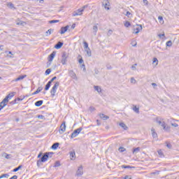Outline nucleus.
Instances as JSON below:
<instances>
[{
  "instance_id": "1",
  "label": "nucleus",
  "mask_w": 179,
  "mask_h": 179,
  "mask_svg": "<svg viewBox=\"0 0 179 179\" xmlns=\"http://www.w3.org/2000/svg\"><path fill=\"white\" fill-rule=\"evenodd\" d=\"M50 155H51V152H45L43 157L41 158V160L37 161V166H40L41 163H45L47 160H48V158L50 157Z\"/></svg>"
},
{
  "instance_id": "2",
  "label": "nucleus",
  "mask_w": 179,
  "mask_h": 179,
  "mask_svg": "<svg viewBox=\"0 0 179 179\" xmlns=\"http://www.w3.org/2000/svg\"><path fill=\"white\" fill-rule=\"evenodd\" d=\"M58 87H59V82H56L50 90V94L52 97L55 96L57 90H58Z\"/></svg>"
},
{
  "instance_id": "3",
  "label": "nucleus",
  "mask_w": 179,
  "mask_h": 179,
  "mask_svg": "<svg viewBox=\"0 0 179 179\" xmlns=\"http://www.w3.org/2000/svg\"><path fill=\"white\" fill-rule=\"evenodd\" d=\"M15 94H16V92H10V93L3 99V101L8 105V103H9V100H12V98L15 97Z\"/></svg>"
},
{
  "instance_id": "4",
  "label": "nucleus",
  "mask_w": 179,
  "mask_h": 179,
  "mask_svg": "<svg viewBox=\"0 0 179 179\" xmlns=\"http://www.w3.org/2000/svg\"><path fill=\"white\" fill-rule=\"evenodd\" d=\"M83 130V128L82 127H80L74 130L73 132L71 134V138H76V136H78V135H79V134L82 132Z\"/></svg>"
},
{
  "instance_id": "5",
  "label": "nucleus",
  "mask_w": 179,
  "mask_h": 179,
  "mask_svg": "<svg viewBox=\"0 0 179 179\" xmlns=\"http://www.w3.org/2000/svg\"><path fill=\"white\" fill-rule=\"evenodd\" d=\"M66 131V122H63L59 127V134H64Z\"/></svg>"
},
{
  "instance_id": "6",
  "label": "nucleus",
  "mask_w": 179,
  "mask_h": 179,
  "mask_svg": "<svg viewBox=\"0 0 179 179\" xmlns=\"http://www.w3.org/2000/svg\"><path fill=\"white\" fill-rule=\"evenodd\" d=\"M55 55H57V52L53 51L50 54V55L48 57L49 62H52V61L54 60V58H55Z\"/></svg>"
},
{
  "instance_id": "7",
  "label": "nucleus",
  "mask_w": 179,
  "mask_h": 179,
  "mask_svg": "<svg viewBox=\"0 0 179 179\" xmlns=\"http://www.w3.org/2000/svg\"><path fill=\"white\" fill-rule=\"evenodd\" d=\"M141 30H142V25L135 26L134 29V34H138V33H139V31H141Z\"/></svg>"
},
{
  "instance_id": "8",
  "label": "nucleus",
  "mask_w": 179,
  "mask_h": 179,
  "mask_svg": "<svg viewBox=\"0 0 179 179\" xmlns=\"http://www.w3.org/2000/svg\"><path fill=\"white\" fill-rule=\"evenodd\" d=\"M68 29H69V25H67L64 27H62L60 31V34H65V33L68 31Z\"/></svg>"
},
{
  "instance_id": "9",
  "label": "nucleus",
  "mask_w": 179,
  "mask_h": 179,
  "mask_svg": "<svg viewBox=\"0 0 179 179\" xmlns=\"http://www.w3.org/2000/svg\"><path fill=\"white\" fill-rule=\"evenodd\" d=\"M62 57V59L61 60V62H62V65H66V59H67L68 57H66V54H63Z\"/></svg>"
},
{
  "instance_id": "10",
  "label": "nucleus",
  "mask_w": 179,
  "mask_h": 179,
  "mask_svg": "<svg viewBox=\"0 0 179 179\" xmlns=\"http://www.w3.org/2000/svg\"><path fill=\"white\" fill-rule=\"evenodd\" d=\"M103 6L105 9L108 10L110 9V1L108 0H103Z\"/></svg>"
},
{
  "instance_id": "11",
  "label": "nucleus",
  "mask_w": 179,
  "mask_h": 179,
  "mask_svg": "<svg viewBox=\"0 0 179 179\" xmlns=\"http://www.w3.org/2000/svg\"><path fill=\"white\" fill-rule=\"evenodd\" d=\"M83 174V167L80 166L77 171V176H82Z\"/></svg>"
},
{
  "instance_id": "12",
  "label": "nucleus",
  "mask_w": 179,
  "mask_h": 179,
  "mask_svg": "<svg viewBox=\"0 0 179 179\" xmlns=\"http://www.w3.org/2000/svg\"><path fill=\"white\" fill-rule=\"evenodd\" d=\"M82 12H83V9H78L76 13L73 14V16H80V15H82Z\"/></svg>"
},
{
  "instance_id": "13",
  "label": "nucleus",
  "mask_w": 179,
  "mask_h": 179,
  "mask_svg": "<svg viewBox=\"0 0 179 179\" xmlns=\"http://www.w3.org/2000/svg\"><path fill=\"white\" fill-rule=\"evenodd\" d=\"M62 45H64V43L62 42H58L57 44H56L55 45V48H56V50H59V48H61L62 47Z\"/></svg>"
},
{
  "instance_id": "14",
  "label": "nucleus",
  "mask_w": 179,
  "mask_h": 179,
  "mask_svg": "<svg viewBox=\"0 0 179 179\" xmlns=\"http://www.w3.org/2000/svg\"><path fill=\"white\" fill-rule=\"evenodd\" d=\"M6 106H8V105L3 101L0 102V111L1 110H3V108H5V107H6Z\"/></svg>"
},
{
  "instance_id": "15",
  "label": "nucleus",
  "mask_w": 179,
  "mask_h": 179,
  "mask_svg": "<svg viewBox=\"0 0 179 179\" xmlns=\"http://www.w3.org/2000/svg\"><path fill=\"white\" fill-rule=\"evenodd\" d=\"M99 117H100V118H101V120H108V118H110L108 116L104 115L103 113H100V114H99Z\"/></svg>"
},
{
  "instance_id": "16",
  "label": "nucleus",
  "mask_w": 179,
  "mask_h": 179,
  "mask_svg": "<svg viewBox=\"0 0 179 179\" xmlns=\"http://www.w3.org/2000/svg\"><path fill=\"white\" fill-rule=\"evenodd\" d=\"M70 157L71 160H75L76 157V154L75 153V151L70 152Z\"/></svg>"
},
{
  "instance_id": "17",
  "label": "nucleus",
  "mask_w": 179,
  "mask_h": 179,
  "mask_svg": "<svg viewBox=\"0 0 179 179\" xmlns=\"http://www.w3.org/2000/svg\"><path fill=\"white\" fill-rule=\"evenodd\" d=\"M41 90H43V87H38V89L36 90V92L32 93V96H34V94H38V93H40V92H41Z\"/></svg>"
},
{
  "instance_id": "18",
  "label": "nucleus",
  "mask_w": 179,
  "mask_h": 179,
  "mask_svg": "<svg viewBox=\"0 0 179 179\" xmlns=\"http://www.w3.org/2000/svg\"><path fill=\"white\" fill-rule=\"evenodd\" d=\"M59 146V143H55L52 145V149H53V150H55L58 149Z\"/></svg>"
},
{
  "instance_id": "19",
  "label": "nucleus",
  "mask_w": 179,
  "mask_h": 179,
  "mask_svg": "<svg viewBox=\"0 0 179 179\" xmlns=\"http://www.w3.org/2000/svg\"><path fill=\"white\" fill-rule=\"evenodd\" d=\"M157 122H158V124L159 125L160 124L162 125V127L164 128V129H166V123L164 122H162V121L159 120V121H157Z\"/></svg>"
},
{
  "instance_id": "20",
  "label": "nucleus",
  "mask_w": 179,
  "mask_h": 179,
  "mask_svg": "<svg viewBox=\"0 0 179 179\" xmlns=\"http://www.w3.org/2000/svg\"><path fill=\"white\" fill-rule=\"evenodd\" d=\"M157 153H158L159 157H164V153L163 152L162 150H159L157 151Z\"/></svg>"
},
{
  "instance_id": "21",
  "label": "nucleus",
  "mask_w": 179,
  "mask_h": 179,
  "mask_svg": "<svg viewBox=\"0 0 179 179\" xmlns=\"http://www.w3.org/2000/svg\"><path fill=\"white\" fill-rule=\"evenodd\" d=\"M36 107H40L43 106V101H38L35 103Z\"/></svg>"
},
{
  "instance_id": "22",
  "label": "nucleus",
  "mask_w": 179,
  "mask_h": 179,
  "mask_svg": "<svg viewBox=\"0 0 179 179\" xmlns=\"http://www.w3.org/2000/svg\"><path fill=\"white\" fill-rule=\"evenodd\" d=\"M50 87H51V83H50V81H48V83L46 84L45 87V90H49Z\"/></svg>"
},
{
  "instance_id": "23",
  "label": "nucleus",
  "mask_w": 179,
  "mask_h": 179,
  "mask_svg": "<svg viewBox=\"0 0 179 179\" xmlns=\"http://www.w3.org/2000/svg\"><path fill=\"white\" fill-rule=\"evenodd\" d=\"M158 20L161 24H164V20H163V17L159 16Z\"/></svg>"
},
{
  "instance_id": "24",
  "label": "nucleus",
  "mask_w": 179,
  "mask_h": 179,
  "mask_svg": "<svg viewBox=\"0 0 179 179\" xmlns=\"http://www.w3.org/2000/svg\"><path fill=\"white\" fill-rule=\"evenodd\" d=\"M26 76H20L18 78H17L15 79V82H19V80H23V78L25 77Z\"/></svg>"
},
{
  "instance_id": "25",
  "label": "nucleus",
  "mask_w": 179,
  "mask_h": 179,
  "mask_svg": "<svg viewBox=\"0 0 179 179\" xmlns=\"http://www.w3.org/2000/svg\"><path fill=\"white\" fill-rule=\"evenodd\" d=\"M152 135L154 138H157V133H156V131H155V129H152Z\"/></svg>"
},
{
  "instance_id": "26",
  "label": "nucleus",
  "mask_w": 179,
  "mask_h": 179,
  "mask_svg": "<svg viewBox=\"0 0 179 179\" xmlns=\"http://www.w3.org/2000/svg\"><path fill=\"white\" fill-rule=\"evenodd\" d=\"M22 167H23L22 165H20L18 167L14 169L13 170V173H16V171H19V170H20V169H22Z\"/></svg>"
},
{
  "instance_id": "27",
  "label": "nucleus",
  "mask_w": 179,
  "mask_h": 179,
  "mask_svg": "<svg viewBox=\"0 0 179 179\" xmlns=\"http://www.w3.org/2000/svg\"><path fill=\"white\" fill-rule=\"evenodd\" d=\"M122 169H135L134 166H127V165H122Z\"/></svg>"
},
{
  "instance_id": "28",
  "label": "nucleus",
  "mask_w": 179,
  "mask_h": 179,
  "mask_svg": "<svg viewBox=\"0 0 179 179\" xmlns=\"http://www.w3.org/2000/svg\"><path fill=\"white\" fill-rule=\"evenodd\" d=\"M83 45L85 50H90V48H89V44H87V42H83Z\"/></svg>"
},
{
  "instance_id": "29",
  "label": "nucleus",
  "mask_w": 179,
  "mask_h": 179,
  "mask_svg": "<svg viewBox=\"0 0 179 179\" xmlns=\"http://www.w3.org/2000/svg\"><path fill=\"white\" fill-rule=\"evenodd\" d=\"M94 89L96 90V92H98V93H101V88L100 87L94 86Z\"/></svg>"
},
{
  "instance_id": "30",
  "label": "nucleus",
  "mask_w": 179,
  "mask_h": 179,
  "mask_svg": "<svg viewBox=\"0 0 179 179\" xmlns=\"http://www.w3.org/2000/svg\"><path fill=\"white\" fill-rule=\"evenodd\" d=\"M8 177H9V175L8 173H4V174L0 176V179L8 178Z\"/></svg>"
},
{
  "instance_id": "31",
  "label": "nucleus",
  "mask_w": 179,
  "mask_h": 179,
  "mask_svg": "<svg viewBox=\"0 0 179 179\" xmlns=\"http://www.w3.org/2000/svg\"><path fill=\"white\" fill-rule=\"evenodd\" d=\"M78 58H80L79 59H78V62H79V64H84L83 63V59L82 58V56L80 55H78Z\"/></svg>"
},
{
  "instance_id": "32",
  "label": "nucleus",
  "mask_w": 179,
  "mask_h": 179,
  "mask_svg": "<svg viewBox=\"0 0 179 179\" xmlns=\"http://www.w3.org/2000/svg\"><path fill=\"white\" fill-rule=\"evenodd\" d=\"M166 47H171V45H173V43L171 42V41H169L166 43Z\"/></svg>"
},
{
  "instance_id": "33",
  "label": "nucleus",
  "mask_w": 179,
  "mask_h": 179,
  "mask_svg": "<svg viewBox=\"0 0 179 179\" xmlns=\"http://www.w3.org/2000/svg\"><path fill=\"white\" fill-rule=\"evenodd\" d=\"M152 64H155V65H158L159 60H157V58L155 57L152 60Z\"/></svg>"
},
{
  "instance_id": "34",
  "label": "nucleus",
  "mask_w": 179,
  "mask_h": 179,
  "mask_svg": "<svg viewBox=\"0 0 179 179\" xmlns=\"http://www.w3.org/2000/svg\"><path fill=\"white\" fill-rule=\"evenodd\" d=\"M120 127H122V128H124V129H128V127H127V125L124 123H120Z\"/></svg>"
},
{
  "instance_id": "35",
  "label": "nucleus",
  "mask_w": 179,
  "mask_h": 179,
  "mask_svg": "<svg viewBox=\"0 0 179 179\" xmlns=\"http://www.w3.org/2000/svg\"><path fill=\"white\" fill-rule=\"evenodd\" d=\"M141 150V148L138 147L136 148L133 149V153H138Z\"/></svg>"
},
{
  "instance_id": "36",
  "label": "nucleus",
  "mask_w": 179,
  "mask_h": 179,
  "mask_svg": "<svg viewBox=\"0 0 179 179\" xmlns=\"http://www.w3.org/2000/svg\"><path fill=\"white\" fill-rule=\"evenodd\" d=\"M133 110L135 111V113H139V108L136 107V106H133Z\"/></svg>"
},
{
  "instance_id": "37",
  "label": "nucleus",
  "mask_w": 179,
  "mask_h": 179,
  "mask_svg": "<svg viewBox=\"0 0 179 179\" xmlns=\"http://www.w3.org/2000/svg\"><path fill=\"white\" fill-rule=\"evenodd\" d=\"M124 26H125V27H129V26H131V23L128 21H126L124 22Z\"/></svg>"
},
{
  "instance_id": "38",
  "label": "nucleus",
  "mask_w": 179,
  "mask_h": 179,
  "mask_svg": "<svg viewBox=\"0 0 179 179\" xmlns=\"http://www.w3.org/2000/svg\"><path fill=\"white\" fill-rule=\"evenodd\" d=\"M125 150H127V149H125V148L124 147L119 148V152H125Z\"/></svg>"
},
{
  "instance_id": "39",
  "label": "nucleus",
  "mask_w": 179,
  "mask_h": 179,
  "mask_svg": "<svg viewBox=\"0 0 179 179\" xmlns=\"http://www.w3.org/2000/svg\"><path fill=\"white\" fill-rule=\"evenodd\" d=\"M45 75H50V73H51V69H48L46 71H45Z\"/></svg>"
},
{
  "instance_id": "40",
  "label": "nucleus",
  "mask_w": 179,
  "mask_h": 179,
  "mask_svg": "<svg viewBox=\"0 0 179 179\" xmlns=\"http://www.w3.org/2000/svg\"><path fill=\"white\" fill-rule=\"evenodd\" d=\"M59 22V20H51L50 21V23H58Z\"/></svg>"
},
{
  "instance_id": "41",
  "label": "nucleus",
  "mask_w": 179,
  "mask_h": 179,
  "mask_svg": "<svg viewBox=\"0 0 179 179\" xmlns=\"http://www.w3.org/2000/svg\"><path fill=\"white\" fill-rule=\"evenodd\" d=\"M55 79H57V77L55 76L49 81V83H52L55 80Z\"/></svg>"
},
{
  "instance_id": "42",
  "label": "nucleus",
  "mask_w": 179,
  "mask_h": 179,
  "mask_svg": "<svg viewBox=\"0 0 179 179\" xmlns=\"http://www.w3.org/2000/svg\"><path fill=\"white\" fill-rule=\"evenodd\" d=\"M143 2L144 5H146V6L149 5V1H148V0H143Z\"/></svg>"
},
{
  "instance_id": "43",
  "label": "nucleus",
  "mask_w": 179,
  "mask_h": 179,
  "mask_svg": "<svg viewBox=\"0 0 179 179\" xmlns=\"http://www.w3.org/2000/svg\"><path fill=\"white\" fill-rule=\"evenodd\" d=\"M126 16H127L128 17H129V16H132V14L131 13V12L127 11L126 13Z\"/></svg>"
},
{
  "instance_id": "44",
  "label": "nucleus",
  "mask_w": 179,
  "mask_h": 179,
  "mask_svg": "<svg viewBox=\"0 0 179 179\" xmlns=\"http://www.w3.org/2000/svg\"><path fill=\"white\" fill-rule=\"evenodd\" d=\"M17 24L18 26H19V25H23V24H26V22L22 21V22H20L17 23Z\"/></svg>"
},
{
  "instance_id": "45",
  "label": "nucleus",
  "mask_w": 179,
  "mask_h": 179,
  "mask_svg": "<svg viewBox=\"0 0 179 179\" xmlns=\"http://www.w3.org/2000/svg\"><path fill=\"white\" fill-rule=\"evenodd\" d=\"M81 68H83V71H86V66L85 65V63H83Z\"/></svg>"
},
{
  "instance_id": "46",
  "label": "nucleus",
  "mask_w": 179,
  "mask_h": 179,
  "mask_svg": "<svg viewBox=\"0 0 179 179\" xmlns=\"http://www.w3.org/2000/svg\"><path fill=\"white\" fill-rule=\"evenodd\" d=\"M38 118H39V120H44V115H38Z\"/></svg>"
},
{
  "instance_id": "47",
  "label": "nucleus",
  "mask_w": 179,
  "mask_h": 179,
  "mask_svg": "<svg viewBox=\"0 0 179 179\" xmlns=\"http://www.w3.org/2000/svg\"><path fill=\"white\" fill-rule=\"evenodd\" d=\"M131 45H132L133 47H136V41H132V42H131Z\"/></svg>"
},
{
  "instance_id": "48",
  "label": "nucleus",
  "mask_w": 179,
  "mask_h": 179,
  "mask_svg": "<svg viewBox=\"0 0 179 179\" xmlns=\"http://www.w3.org/2000/svg\"><path fill=\"white\" fill-rule=\"evenodd\" d=\"M131 83H136V80H135V78H131Z\"/></svg>"
},
{
  "instance_id": "49",
  "label": "nucleus",
  "mask_w": 179,
  "mask_h": 179,
  "mask_svg": "<svg viewBox=\"0 0 179 179\" xmlns=\"http://www.w3.org/2000/svg\"><path fill=\"white\" fill-rule=\"evenodd\" d=\"M122 179H132V178L129 176H126Z\"/></svg>"
},
{
  "instance_id": "50",
  "label": "nucleus",
  "mask_w": 179,
  "mask_h": 179,
  "mask_svg": "<svg viewBox=\"0 0 179 179\" xmlns=\"http://www.w3.org/2000/svg\"><path fill=\"white\" fill-rule=\"evenodd\" d=\"M8 6H10V8H14L13 3H8Z\"/></svg>"
},
{
  "instance_id": "51",
  "label": "nucleus",
  "mask_w": 179,
  "mask_h": 179,
  "mask_svg": "<svg viewBox=\"0 0 179 179\" xmlns=\"http://www.w3.org/2000/svg\"><path fill=\"white\" fill-rule=\"evenodd\" d=\"M52 32V29H48V31H46L47 34H51Z\"/></svg>"
},
{
  "instance_id": "52",
  "label": "nucleus",
  "mask_w": 179,
  "mask_h": 179,
  "mask_svg": "<svg viewBox=\"0 0 179 179\" xmlns=\"http://www.w3.org/2000/svg\"><path fill=\"white\" fill-rule=\"evenodd\" d=\"M6 159H10V155L9 154H6Z\"/></svg>"
},
{
  "instance_id": "53",
  "label": "nucleus",
  "mask_w": 179,
  "mask_h": 179,
  "mask_svg": "<svg viewBox=\"0 0 179 179\" xmlns=\"http://www.w3.org/2000/svg\"><path fill=\"white\" fill-rule=\"evenodd\" d=\"M166 146L170 149V148H171V144L170 143H166Z\"/></svg>"
},
{
  "instance_id": "54",
  "label": "nucleus",
  "mask_w": 179,
  "mask_h": 179,
  "mask_svg": "<svg viewBox=\"0 0 179 179\" xmlns=\"http://www.w3.org/2000/svg\"><path fill=\"white\" fill-rule=\"evenodd\" d=\"M10 179H17V176L15 175L13 177H11Z\"/></svg>"
},
{
  "instance_id": "55",
  "label": "nucleus",
  "mask_w": 179,
  "mask_h": 179,
  "mask_svg": "<svg viewBox=\"0 0 179 179\" xmlns=\"http://www.w3.org/2000/svg\"><path fill=\"white\" fill-rule=\"evenodd\" d=\"M43 155V152H40L38 155V159H40V157H41V155Z\"/></svg>"
},
{
  "instance_id": "56",
  "label": "nucleus",
  "mask_w": 179,
  "mask_h": 179,
  "mask_svg": "<svg viewBox=\"0 0 179 179\" xmlns=\"http://www.w3.org/2000/svg\"><path fill=\"white\" fill-rule=\"evenodd\" d=\"M75 27H76V24H73L71 25V29H75Z\"/></svg>"
},
{
  "instance_id": "57",
  "label": "nucleus",
  "mask_w": 179,
  "mask_h": 179,
  "mask_svg": "<svg viewBox=\"0 0 179 179\" xmlns=\"http://www.w3.org/2000/svg\"><path fill=\"white\" fill-rule=\"evenodd\" d=\"M158 36H159V37H164V34H159Z\"/></svg>"
},
{
  "instance_id": "58",
  "label": "nucleus",
  "mask_w": 179,
  "mask_h": 179,
  "mask_svg": "<svg viewBox=\"0 0 179 179\" xmlns=\"http://www.w3.org/2000/svg\"><path fill=\"white\" fill-rule=\"evenodd\" d=\"M94 30H97V26L94 27Z\"/></svg>"
},
{
  "instance_id": "59",
  "label": "nucleus",
  "mask_w": 179,
  "mask_h": 179,
  "mask_svg": "<svg viewBox=\"0 0 179 179\" xmlns=\"http://www.w3.org/2000/svg\"><path fill=\"white\" fill-rule=\"evenodd\" d=\"M152 86H156V83H152Z\"/></svg>"
},
{
  "instance_id": "60",
  "label": "nucleus",
  "mask_w": 179,
  "mask_h": 179,
  "mask_svg": "<svg viewBox=\"0 0 179 179\" xmlns=\"http://www.w3.org/2000/svg\"><path fill=\"white\" fill-rule=\"evenodd\" d=\"M8 54H10V55H13V54H12V52H8Z\"/></svg>"
},
{
  "instance_id": "61",
  "label": "nucleus",
  "mask_w": 179,
  "mask_h": 179,
  "mask_svg": "<svg viewBox=\"0 0 179 179\" xmlns=\"http://www.w3.org/2000/svg\"><path fill=\"white\" fill-rule=\"evenodd\" d=\"M173 127H178V124H176L173 125Z\"/></svg>"
},
{
  "instance_id": "62",
  "label": "nucleus",
  "mask_w": 179,
  "mask_h": 179,
  "mask_svg": "<svg viewBox=\"0 0 179 179\" xmlns=\"http://www.w3.org/2000/svg\"><path fill=\"white\" fill-rule=\"evenodd\" d=\"M39 2H44V0H40Z\"/></svg>"
},
{
  "instance_id": "63",
  "label": "nucleus",
  "mask_w": 179,
  "mask_h": 179,
  "mask_svg": "<svg viewBox=\"0 0 179 179\" xmlns=\"http://www.w3.org/2000/svg\"><path fill=\"white\" fill-rule=\"evenodd\" d=\"M1 47H3V45H0V48H1Z\"/></svg>"
},
{
  "instance_id": "64",
  "label": "nucleus",
  "mask_w": 179,
  "mask_h": 179,
  "mask_svg": "<svg viewBox=\"0 0 179 179\" xmlns=\"http://www.w3.org/2000/svg\"><path fill=\"white\" fill-rule=\"evenodd\" d=\"M0 79H2V78L0 77Z\"/></svg>"
}]
</instances>
